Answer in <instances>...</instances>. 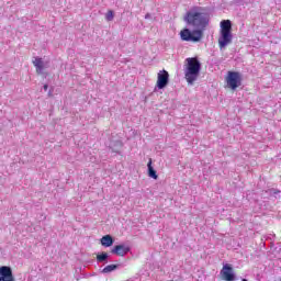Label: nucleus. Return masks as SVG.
Returning a JSON list of instances; mask_svg holds the SVG:
<instances>
[{
    "instance_id": "423d86ee",
    "label": "nucleus",
    "mask_w": 281,
    "mask_h": 281,
    "mask_svg": "<svg viewBox=\"0 0 281 281\" xmlns=\"http://www.w3.org/2000/svg\"><path fill=\"white\" fill-rule=\"evenodd\" d=\"M169 79H170V75L168 74V71L165 69L160 70L157 76V82H156L157 88L166 89V87H168Z\"/></svg>"
},
{
    "instance_id": "1a4fd4ad",
    "label": "nucleus",
    "mask_w": 281,
    "mask_h": 281,
    "mask_svg": "<svg viewBox=\"0 0 281 281\" xmlns=\"http://www.w3.org/2000/svg\"><path fill=\"white\" fill-rule=\"evenodd\" d=\"M128 251H131V247L123 244L116 245L111 249V254H114L115 256H121L122 258H124V256H126Z\"/></svg>"
},
{
    "instance_id": "20e7f679",
    "label": "nucleus",
    "mask_w": 281,
    "mask_h": 281,
    "mask_svg": "<svg viewBox=\"0 0 281 281\" xmlns=\"http://www.w3.org/2000/svg\"><path fill=\"white\" fill-rule=\"evenodd\" d=\"M228 89L236 91L243 85V77L238 71H228L225 78Z\"/></svg>"
},
{
    "instance_id": "4468645a",
    "label": "nucleus",
    "mask_w": 281,
    "mask_h": 281,
    "mask_svg": "<svg viewBox=\"0 0 281 281\" xmlns=\"http://www.w3.org/2000/svg\"><path fill=\"white\" fill-rule=\"evenodd\" d=\"M108 258H109V254L102 252L101 255L97 256V261L98 262H105V260H108Z\"/></svg>"
},
{
    "instance_id": "9d476101",
    "label": "nucleus",
    "mask_w": 281,
    "mask_h": 281,
    "mask_svg": "<svg viewBox=\"0 0 281 281\" xmlns=\"http://www.w3.org/2000/svg\"><path fill=\"white\" fill-rule=\"evenodd\" d=\"M33 65L36 69V74H43V70L45 69V64L43 63V58L37 57L35 60H33Z\"/></svg>"
},
{
    "instance_id": "0eeeda50",
    "label": "nucleus",
    "mask_w": 281,
    "mask_h": 281,
    "mask_svg": "<svg viewBox=\"0 0 281 281\" xmlns=\"http://www.w3.org/2000/svg\"><path fill=\"white\" fill-rule=\"evenodd\" d=\"M220 276L222 277V280H225V281L236 280V277L234 276V268L229 263H226L223 266L220 272Z\"/></svg>"
},
{
    "instance_id": "39448f33",
    "label": "nucleus",
    "mask_w": 281,
    "mask_h": 281,
    "mask_svg": "<svg viewBox=\"0 0 281 281\" xmlns=\"http://www.w3.org/2000/svg\"><path fill=\"white\" fill-rule=\"evenodd\" d=\"M180 38L182 41L191 42V43H199L203 38V31L194 30L191 32L189 29H183L180 32Z\"/></svg>"
},
{
    "instance_id": "2eb2a0df",
    "label": "nucleus",
    "mask_w": 281,
    "mask_h": 281,
    "mask_svg": "<svg viewBox=\"0 0 281 281\" xmlns=\"http://www.w3.org/2000/svg\"><path fill=\"white\" fill-rule=\"evenodd\" d=\"M106 21H113L115 19V13L112 10H109L105 14Z\"/></svg>"
},
{
    "instance_id": "f3484780",
    "label": "nucleus",
    "mask_w": 281,
    "mask_h": 281,
    "mask_svg": "<svg viewBox=\"0 0 281 281\" xmlns=\"http://www.w3.org/2000/svg\"><path fill=\"white\" fill-rule=\"evenodd\" d=\"M241 281H247V279H243Z\"/></svg>"
},
{
    "instance_id": "f8f14e48",
    "label": "nucleus",
    "mask_w": 281,
    "mask_h": 281,
    "mask_svg": "<svg viewBox=\"0 0 281 281\" xmlns=\"http://www.w3.org/2000/svg\"><path fill=\"white\" fill-rule=\"evenodd\" d=\"M100 241L102 247H112L114 243L113 237L111 235H104Z\"/></svg>"
},
{
    "instance_id": "9b49d317",
    "label": "nucleus",
    "mask_w": 281,
    "mask_h": 281,
    "mask_svg": "<svg viewBox=\"0 0 281 281\" xmlns=\"http://www.w3.org/2000/svg\"><path fill=\"white\" fill-rule=\"evenodd\" d=\"M147 168H148V177L156 180L159 179V176H157V171L155 170V168H153V159H149L147 164Z\"/></svg>"
},
{
    "instance_id": "dca6fc26",
    "label": "nucleus",
    "mask_w": 281,
    "mask_h": 281,
    "mask_svg": "<svg viewBox=\"0 0 281 281\" xmlns=\"http://www.w3.org/2000/svg\"><path fill=\"white\" fill-rule=\"evenodd\" d=\"M47 89H49V86L44 85V91H47Z\"/></svg>"
},
{
    "instance_id": "f03ea898",
    "label": "nucleus",
    "mask_w": 281,
    "mask_h": 281,
    "mask_svg": "<svg viewBox=\"0 0 281 281\" xmlns=\"http://www.w3.org/2000/svg\"><path fill=\"white\" fill-rule=\"evenodd\" d=\"M186 63L184 78L189 85H194L201 74V61L196 57H189Z\"/></svg>"
},
{
    "instance_id": "7ed1b4c3",
    "label": "nucleus",
    "mask_w": 281,
    "mask_h": 281,
    "mask_svg": "<svg viewBox=\"0 0 281 281\" xmlns=\"http://www.w3.org/2000/svg\"><path fill=\"white\" fill-rule=\"evenodd\" d=\"M234 35H232V21L223 20L221 22L220 37L217 40L220 49H225L227 45H231Z\"/></svg>"
},
{
    "instance_id": "6e6552de",
    "label": "nucleus",
    "mask_w": 281,
    "mask_h": 281,
    "mask_svg": "<svg viewBox=\"0 0 281 281\" xmlns=\"http://www.w3.org/2000/svg\"><path fill=\"white\" fill-rule=\"evenodd\" d=\"M0 281H14V274H12V268L8 266L0 267Z\"/></svg>"
},
{
    "instance_id": "ddd939ff",
    "label": "nucleus",
    "mask_w": 281,
    "mask_h": 281,
    "mask_svg": "<svg viewBox=\"0 0 281 281\" xmlns=\"http://www.w3.org/2000/svg\"><path fill=\"white\" fill-rule=\"evenodd\" d=\"M115 269H117V265H109L103 268L102 273H111L112 271H115Z\"/></svg>"
},
{
    "instance_id": "f257e3e1",
    "label": "nucleus",
    "mask_w": 281,
    "mask_h": 281,
    "mask_svg": "<svg viewBox=\"0 0 281 281\" xmlns=\"http://www.w3.org/2000/svg\"><path fill=\"white\" fill-rule=\"evenodd\" d=\"M184 21L189 27L193 30H200L203 35V31L210 25V14L203 12V8L193 7L184 15Z\"/></svg>"
}]
</instances>
